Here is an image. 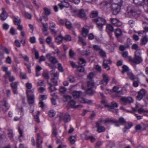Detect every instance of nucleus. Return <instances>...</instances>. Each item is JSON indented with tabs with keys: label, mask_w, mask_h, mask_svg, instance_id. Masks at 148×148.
Instances as JSON below:
<instances>
[{
	"label": "nucleus",
	"mask_w": 148,
	"mask_h": 148,
	"mask_svg": "<svg viewBox=\"0 0 148 148\" xmlns=\"http://www.w3.org/2000/svg\"><path fill=\"white\" fill-rule=\"evenodd\" d=\"M127 11L129 17L137 18L140 14L141 11L136 6L130 5L127 7Z\"/></svg>",
	"instance_id": "obj_1"
},
{
	"label": "nucleus",
	"mask_w": 148,
	"mask_h": 148,
	"mask_svg": "<svg viewBox=\"0 0 148 148\" xmlns=\"http://www.w3.org/2000/svg\"><path fill=\"white\" fill-rule=\"evenodd\" d=\"M102 5L105 8H108L110 7L112 10L113 14L114 15H116L119 12L120 9V7L117 3H113L111 4L110 3L106 1L102 3Z\"/></svg>",
	"instance_id": "obj_2"
},
{
	"label": "nucleus",
	"mask_w": 148,
	"mask_h": 148,
	"mask_svg": "<svg viewBox=\"0 0 148 148\" xmlns=\"http://www.w3.org/2000/svg\"><path fill=\"white\" fill-rule=\"evenodd\" d=\"M141 51L140 49L136 50L134 53V57L133 59L130 58L129 61L130 62L138 64L143 61V59L141 56Z\"/></svg>",
	"instance_id": "obj_3"
},
{
	"label": "nucleus",
	"mask_w": 148,
	"mask_h": 148,
	"mask_svg": "<svg viewBox=\"0 0 148 148\" xmlns=\"http://www.w3.org/2000/svg\"><path fill=\"white\" fill-rule=\"evenodd\" d=\"M92 21L96 23L97 27L100 31L101 30L103 25L106 23V21L104 18L100 17L93 19Z\"/></svg>",
	"instance_id": "obj_4"
},
{
	"label": "nucleus",
	"mask_w": 148,
	"mask_h": 148,
	"mask_svg": "<svg viewBox=\"0 0 148 148\" xmlns=\"http://www.w3.org/2000/svg\"><path fill=\"white\" fill-rule=\"evenodd\" d=\"M58 74L56 73L52 74L51 78V83L52 85L55 86L58 85Z\"/></svg>",
	"instance_id": "obj_5"
},
{
	"label": "nucleus",
	"mask_w": 148,
	"mask_h": 148,
	"mask_svg": "<svg viewBox=\"0 0 148 148\" xmlns=\"http://www.w3.org/2000/svg\"><path fill=\"white\" fill-rule=\"evenodd\" d=\"M22 58H23L24 60L26 62H24L25 65L26 66L28 72L29 73H31V64L29 62V58L27 56H23L21 54Z\"/></svg>",
	"instance_id": "obj_6"
},
{
	"label": "nucleus",
	"mask_w": 148,
	"mask_h": 148,
	"mask_svg": "<svg viewBox=\"0 0 148 148\" xmlns=\"http://www.w3.org/2000/svg\"><path fill=\"white\" fill-rule=\"evenodd\" d=\"M146 93V91L143 88L141 89L138 92V95L136 97L137 99L140 101L145 95Z\"/></svg>",
	"instance_id": "obj_7"
},
{
	"label": "nucleus",
	"mask_w": 148,
	"mask_h": 148,
	"mask_svg": "<svg viewBox=\"0 0 148 148\" xmlns=\"http://www.w3.org/2000/svg\"><path fill=\"white\" fill-rule=\"evenodd\" d=\"M76 13L77 16L80 18L84 19L86 17V15L84 10L82 9L77 10Z\"/></svg>",
	"instance_id": "obj_8"
},
{
	"label": "nucleus",
	"mask_w": 148,
	"mask_h": 148,
	"mask_svg": "<svg viewBox=\"0 0 148 148\" xmlns=\"http://www.w3.org/2000/svg\"><path fill=\"white\" fill-rule=\"evenodd\" d=\"M121 100L124 105H125L127 103H130L133 102V99L131 97H122L121 98Z\"/></svg>",
	"instance_id": "obj_9"
},
{
	"label": "nucleus",
	"mask_w": 148,
	"mask_h": 148,
	"mask_svg": "<svg viewBox=\"0 0 148 148\" xmlns=\"http://www.w3.org/2000/svg\"><path fill=\"white\" fill-rule=\"evenodd\" d=\"M103 79L100 82V84H102L104 86H106L109 80V78L108 75L106 74H103Z\"/></svg>",
	"instance_id": "obj_10"
},
{
	"label": "nucleus",
	"mask_w": 148,
	"mask_h": 148,
	"mask_svg": "<svg viewBox=\"0 0 148 148\" xmlns=\"http://www.w3.org/2000/svg\"><path fill=\"white\" fill-rule=\"evenodd\" d=\"M119 88L117 86H114L112 89L113 90L114 92H116V96L117 97H119L123 94V92L122 90H119Z\"/></svg>",
	"instance_id": "obj_11"
},
{
	"label": "nucleus",
	"mask_w": 148,
	"mask_h": 148,
	"mask_svg": "<svg viewBox=\"0 0 148 148\" xmlns=\"http://www.w3.org/2000/svg\"><path fill=\"white\" fill-rule=\"evenodd\" d=\"M46 57L52 64H56L58 62L56 58L55 57L51 56L50 54H47L46 55Z\"/></svg>",
	"instance_id": "obj_12"
},
{
	"label": "nucleus",
	"mask_w": 148,
	"mask_h": 148,
	"mask_svg": "<svg viewBox=\"0 0 148 148\" xmlns=\"http://www.w3.org/2000/svg\"><path fill=\"white\" fill-rule=\"evenodd\" d=\"M110 21L112 24L116 26L119 27L122 25L121 22L120 21L116 18H111Z\"/></svg>",
	"instance_id": "obj_13"
},
{
	"label": "nucleus",
	"mask_w": 148,
	"mask_h": 148,
	"mask_svg": "<svg viewBox=\"0 0 148 148\" xmlns=\"http://www.w3.org/2000/svg\"><path fill=\"white\" fill-rule=\"evenodd\" d=\"M62 119L65 123L68 122L71 120V116L69 113H66L64 115Z\"/></svg>",
	"instance_id": "obj_14"
},
{
	"label": "nucleus",
	"mask_w": 148,
	"mask_h": 148,
	"mask_svg": "<svg viewBox=\"0 0 148 148\" xmlns=\"http://www.w3.org/2000/svg\"><path fill=\"white\" fill-rule=\"evenodd\" d=\"M3 12L0 15L1 19L2 21L5 20L8 16V14L6 13L5 9L4 8H2Z\"/></svg>",
	"instance_id": "obj_15"
},
{
	"label": "nucleus",
	"mask_w": 148,
	"mask_h": 148,
	"mask_svg": "<svg viewBox=\"0 0 148 148\" xmlns=\"http://www.w3.org/2000/svg\"><path fill=\"white\" fill-rule=\"evenodd\" d=\"M17 83L16 82H13L11 84V86L12 88L14 94H17L18 93L17 90Z\"/></svg>",
	"instance_id": "obj_16"
},
{
	"label": "nucleus",
	"mask_w": 148,
	"mask_h": 148,
	"mask_svg": "<svg viewBox=\"0 0 148 148\" xmlns=\"http://www.w3.org/2000/svg\"><path fill=\"white\" fill-rule=\"evenodd\" d=\"M124 125H125V127L123 128V131L124 133L127 130L129 129L132 126V123L130 122L126 123Z\"/></svg>",
	"instance_id": "obj_17"
},
{
	"label": "nucleus",
	"mask_w": 148,
	"mask_h": 148,
	"mask_svg": "<svg viewBox=\"0 0 148 148\" xmlns=\"http://www.w3.org/2000/svg\"><path fill=\"white\" fill-rule=\"evenodd\" d=\"M14 24L16 25L21 24V20L20 18L18 16H13Z\"/></svg>",
	"instance_id": "obj_18"
},
{
	"label": "nucleus",
	"mask_w": 148,
	"mask_h": 148,
	"mask_svg": "<svg viewBox=\"0 0 148 148\" xmlns=\"http://www.w3.org/2000/svg\"><path fill=\"white\" fill-rule=\"evenodd\" d=\"M28 103L29 104H32L34 102V95L31 96H27Z\"/></svg>",
	"instance_id": "obj_19"
},
{
	"label": "nucleus",
	"mask_w": 148,
	"mask_h": 148,
	"mask_svg": "<svg viewBox=\"0 0 148 148\" xmlns=\"http://www.w3.org/2000/svg\"><path fill=\"white\" fill-rule=\"evenodd\" d=\"M112 105H106V107H107L110 109H112L114 107L117 108L118 107V104L114 101H112L111 102Z\"/></svg>",
	"instance_id": "obj_20"
},
{
	"label": "nucleus",
	"mask_w": 148,
	"mask_h": 148,
	"mask_svg": "<svg viewBox=\"0 0 148 148\" xmlns=\"http://www.w3.org/2000/svg\"><path fill=\"white\" fill-rule=\"evenodd\" d=\"M114 30L113 27L111 25L108 24L107 25L106 30L108 33L113 32Z\"/></svg>",
	"instance_id": "obj_21"
},
{
	"label": "nucleus",
	"mask_w": 148,
	"mask_h": 148,
	"mask_svg": "<svg viewBox=\"0 0 148 148\" xmlns=\"http://www.w3.org/2000/svg\"><path fill=\"white\" fill-rule=\"evenodd\" d=\"M82 94L81 92L75 91L73 92L72 95L74 98H77L79 97Z\"/></svg>",
	"instance_id": "obj_22"
},
{
	"label": "nucleus",
	"mask_w": 148,
	"mask_h": 148,
	"mask_svg": "<svg viewBox=\"0 0 148 148\" xmlns=\"http://www.w3.org/2000/svg\"><path fill=\"white\" fill-rule=\"evenodd\" d=\"M115 34L116 36L119 38L122 35V32L121 29L118 28L115 30Z\"/></svg>",
	"instance_id": "obj_23"
},
{
	"label": "nucleus",
	"mask_w": 148,
	"mask_h": 148,
	"mask_svg": "<svg viewBox=\"0 0 148 148\" xmlns=\"http://www.w3.org/2000/svg\"><path fill=\"white\" fill-rule=\"evenodd\" d=\"M89 32L88 29L84 27H83L82 29V36L85 37L87 35Z\"/></svg>",
	"instance_id": "obj_24"
},
{
	"label": "nucleus",
	"mask_w": 148,
	"mask_h": 148,
	"mask_svg": "<svg viewBox=\"0 0 148 148\" xmlns=\"http://www.w3.org/2000/svg\"><path fill=\"white\" fill-rule=\"evenodd\" d=\"M76 135L71 136L69 138L70 143L72 145L74 144L76 141Z\"/></svg>",
	"instance_id": "obj_25"
},
{
	"label": "nucleus",
	"mask_w": 148,
	"mask_h": 148,
	"mask_svg": "<svg viewBox=\"0 0 148 148\" xmlns=\"http://www.w3.org/2000/svg\"><path fill=\"white\" fill-rule=\"evenodd\" d=\"M63 40L62 36L61 35H60L56 38V42L59 44L61 43Z\"/></svg>",
	"instance_id": "obj_26"
},
{
	"label": "nucleus",
	"mask_w": 148,
	"mask_h": 148,
	"mask_svg": "<svg viewBox=\"0 0 148 148\" xmlns=\"http://www.w3.org/2000/svg\"><path fill=\"white\" fill-rule=\"evenodd\" d=\"M44 12L43 13V15L44 14L45 16H48L50 14H51V10L46 8H44Z\"/></svg>",
	"instance_id": "obj_27"
},
{
	"label": "nucleus",
	"mask_w": 148,
	"mask_h": 148,
	"mask_svg": "<svg viewBox=\"0 0 148 148\" xmlns=\"http://www.w3.org/2000/svg\"><path fill=\"white\" fill-rule=\"evenodd\" d=\"M145 0H133V2L135 4L141 5L144 3Z\"/></svg>",
	"instance_id": "obj_28"
},
{
	"label": "nucleus",
	"mask_w": 148,
	"mask_h": 148,
	"mask_svg": "<svg viewBox=\"0 0 148 148\" xmlns=\"http://www.w3.org/2000/svg\"><path fill=\"white\" fill-rule=\"evenodd\" d=\"M98 15V12L97 11H92L91 13L90 16L92 18H95Z\"/></svg>",
	"instance_id": "obj_29"
},
{
	"label": "nucleus",
	"mask_w": 148,
	"mask_h": 148,
	"mask_svg": "<svg viewBox=\"0 0 148 148\" xmlns=\"http://www.w3.org/2000/svg\"><path fill=\"white\" fill-rule=\"evenodd\" d=\"M79 63L80 65L83 66H85L86 65V62L85 59L82 58H80L79 59Z\"/></svg>",
	"instance_id": "obj_30"
},
{
	"label": "nucleus",
	"mask_w": 148,
	"mask_h": 148,
	"mask_svg": "<svg viewBox=\"0 0 148 148\" xmlns=\"http://www.w3.org/2000/svg\"><path fill=\"white\" fill-rule=\"evenodd\" d=\"M118 122L121 125H124L126 123L125 120L123 117H121L119 118Z\"/></svg>",
	"instance_id": "obj_31"
},
{
	"label": "nucleus",
	"mask_w": 148,
	"mask_h": 148,
	"mask_svg": "<svg viewBox=\"0 0 148 148\" xmlns=\"http://www.w3.org/2000/svg\"><path fill=\"white\" fill-rule=\"evenodd\" d=\"M117 122V120L114 119H107L104 120L105 123H114Z\"/></svg>",
	"instance_id": "obj_32"
},
{
	"label": "nucleus",
	"mask_w": 148,
	"mask_h": 148,
	"mask_svg": "<svg viewBox=\"0 0 148 148\" xmlns=\"http://www.w3.org/2000/svg\"><path fill=\"white\" fill-rule=\"evenodd\" d=\"M97 127V131L99 133L103 132L105 130V128L103 126H100Z\"/></svg>",
	"instance_id": "obj_33"
},
{
	"label": "nucleus",
	"mask_w": 148,
	"mask_h": 148,
	"mask_svg": "<svg viewBox=\"0 0 148 148\" xmlns=\"http://www.w3.org/2000/svg\"><path fill=\"white\" fill-rule=\"evenodd\" d=\"M129 45H121L119 46V49L121 51H124L126 48L129 47Z\"/></svg>",
	"instance_id": "obj_34"
},
{
	"label": "nucleus",
	"mask_w": 148,
	"mask_h": 148,
	"mask_svg": "<svg viewBox=\"0 0 148 148\" xmlns=\"http://www.w3.org/2000/svg\"><path fill=\"white\" fill-rule=\"evenodd\" d=\"M99 54L101 57L105 58L106 57V53L102 49H101L99 52Z\"/></svg>",
	"instance_id": "obj_35"
},
{
	"label": "nucleus",
	"mask_w": 148,
	"mask_h": 148,
	"mask_svg": "<svg viewBox=\"0 0 148 148\" xmlns=\"http://www.w3.org/2000/svg\"><path fill=\"white\" fill-rule=\"evenodd\" d=\"M106 60L103 61V66L104 68L106 69L107 70H109L110 69V68L109 66H108V64H107L106 63Z\"/></svg>",
	"instance_id": "obj_36"
},
{
	"label": "nucleus",
	"mask_w": 148,
	"mask_h": 148,
	"mask_svg": "<svg viewBox=\"0 0 148 148\" xmlns=\"http://www.w3.org/2000/svg\"><path fill=\"white\" fill-rule=\"evenodd\" d=\"M87 86L91 88L94 86V82L93 80H90L87 82Z\"/></svg>",
	"instance_id": "obj_37"
},
{
	"label": "nucleus",
	"mask_w": 148,
	"mask_h": 148,
	"mask_svg": "<svg viewBox=\"0 0 148 148\" xmlns=\"http://www.w3.org/2000/svg\"><path fill=\"white\" fill-rule=\"evenodd\" d=\"M63 40H65L66 41H69L71 40V37L68 35H66L64 37H63Z\"/></svg>",
	"instance_id": "obj_38"
},
{
	"label": "nucleus",
	"mask_w": 148,
	"mask_h": 148,
	"mask_svg": "<svg viewBox=\"0 0 148 148\" xmlns=\"http://www.w3.org/2000/svg\"><path fill=\"white\" fill-rule=\"evenodd\" d=\"M148 41V39L145 37L141 40V45H145Z\"/></svg>",
	"instance_id": "obj_39"
},
{
	"label": "nucleus",
	"mask_w": 148,
	"mask_h": 148,
	"mask_svg": "<svg viewBox=\"0 0 148 148\" xmlns=\"http://www.w3.org/2000/svg\"><path fill=\"white\" fill-rule=\"evenodd\" d=\"M86 138L87 140H90L91 143H93L96 140V139L92 136H87Z\"/></svg>",
	"instance_id": "obj_40"
},
{
	"label": "nucleus",
	"mask_w": 148,
	"mask_h": 148,
	"mask_svg": "<svg viewBox=\"0 0 148 148\" xmlns=\"http://www.w3.org/2000/svg\"><path fill=\"white\" fill-rule=\"evenodd\" d=\"M57 134V129L56 127L54 126L53 127L52 130L53 136V137H56Z\"/></svg>",
	"instance_id": "obj_41"
},
{
	"label": "nucleus",
	"mask_w": 148,
	"mask_h": 148,
	"mask_svg": "<svg viewBox=\"0 0 148 148\" xmlns=\"http://www.w3.org/2000/svg\"><path fill=\"white\" fill-rule=\"evenodd\" d=\"M65 25L66 28L68 29H70L71 28L72 24L70 21H66Z\"/></svg>",
	"instance_id": "obj_42"
},
{
	"label": "nucleus",
	"mask_w": 148,
	"mask_h": 148,
	"mask_svg": "<svg viewBox=\"0 0 148 148\" xmlns=\"http://www.w3.org/2000/svg\"><path fill=\"white\" fill-rule=\"evenodd\" d=\"M41 139H39L38 140H37L36 145L37 148H40L41 147V145L42 143V140H40Z\"/></svg>",
	"instance_id": "obj_43"
},
{
	"label": "nucleus",
	"mask_w": 148,
	"mask_h": 148,
	"mask_svg": "<svg viewBox=\"0 0 148 148\" xmlns=\"http://www.w3.org/2000/svg\"><path fill=\"white\" fill-rule=\"evenodd\" d=\"M82 65L78 66L77 67V70L80 72H83L84 71V68Z\"/></svg>",
	"instance_id": "obj_44"
},
{
	"label": "nucleus",
	"mask_w": 148,
	"mask_h": 148,
	"mask_svg": "<svg viewBox=\"0 0 148 148\" xmlns=\"http://www.w3.org/2000/svg\"><path fill=\"white\" fill-rule=\"evenodd\" d=\"M104 120L102 119H100L98 121L96 122L95 123L96 125V127L100 126L101 125L102 123L103 122H104Z\"/></svg>",
	"instance_id": "obj_45"
},
{
	"label": "nucleus",
	"mask_w": 148,
	"mask_h": 148,
	"mask_svg": "<svg viewBox=\"0 0 148 148\" xmlns=\"http://www.w3.org/2000/svg\"><path fill=\"white\" fill-rule=\"evenodd\" d=\"M48 114L49 117H53L55 116V112L53 110H51L48 112Z\"/></svg>",
	"instance_id": "obj_46"
},
{
	"label": "nucleus",
	"mask_w": 148,
	"mask_h": 148,
	"mask_svg": "<svg viewBox=\"0 0 148 148\" xmlns=\"http://www.w3.org/2000/svg\"><path fill=\"white\" fill-rule=\"evenodd\" d=\"M123 70L122 71V73L123 74L125 72H127L129 68L126 65H124L122 66Z\"/></svg>",
	"instance_id": "obj_47"
},
{
	"label": "nucleus",
	"mask_w": 148,
	"mask_h": 148,
	"mask_svg": "<svg viewBox=\"0 0 148 148\" xmlns=\"http://www.w3.org/2000/svg\"><path fill=\"white\" fill-rule=\"evenodd\" d=\"M79 42H80L83 46H85L86 45V43L84 41L83 39L80 36L79 37Z\"/></svg>",
	"instance_id": "obj_48"
},
{
	"label": "nucleus",
	"mask_w": 148,
	"mask_h": 148,
	"mask_svg": "<svg viewBox=\"0 0 148 148\" xmlns=\"http://www.w3.org/2000/svg\"><path fill=\"white\" fill-rule=\"evenodd\" d=\"M24 15L27 18L29 19H31L32 18V15L31 14L27 12H25L24 13Z\"/></svg>",
	"instance_id": "obj_49"
},
{
	"label": "nucleus",
	"mask_w": 148,
	"mask_h": 148,
	"mask_svg": "<svg viewBox=\"0 0 148 148\" xmlns=\"http://www.w3.org/2000/svg\"><path fill=\"white\" fill-rule=\"evenodd\" d=\"M81 102L82 103H86L88 104H90L92 103V101L91 100H88V101H87L86 99H83L81 101Z\"/></svg>",
	"instance_id": "obj_50"
},
{
	"label": "nucleus",
	"mask_w": 148,
	"mask_h": 148,
	"mask_svg": "<svg viewBox=\"0 0 148 148\" xmlns=\"http://www.w3.org/2000/svg\"><path fill=\"white\" fill-rule=\"evenodd\" d=\"M26 91L27 96H31L32 95L31 94L34 92V90L33 89L30 90H27Z\"/></svg>",
	"instance_id": "obj_51"
},
{
	"label": "nucleus",
	"mask_w": 148,
	"mask_h": 148,
	"mask_svg": "<svg viewBox=\"0 0 148 148\" xmlns=\"http://www.w3.org/2000/svg\"><path fill=\"white\" fill-rule=\"evenodd\" d=\"M128 77L129 78L132 80H134V76L131 73H127Z\"/></svg>",
	"instance_id": "obj_52"
},
{
	"label": "nucleus",
	"mask_w": 148,
	"mask_h": 148,
	"mask_svg": "<svg viewBox=\"0 0 148 148\" xmlns=\"http://www.w3.org/2000/svg\"><path fill=\"white\" fill-rule=\"evenodd\" d=\"M93 48L96 51H100L101 49L99 46L96 45H94Z\"/></svg>",
	"instance_id": "obj_53"
},
{
	"label": "nucleus",
	"mask_w": 148,
	"mask_h": 148,
	"mask_svg": "<svg viewBox=\"0 0 148 148\" xmlns=\"http://www.w3.org/2000/svg\"><path fill=\"white\" fill-rule=\"evenodd\" d=\"M11 76V73L10 71H7L5 73V74L4 75V77L5 78H9Z\"/></svg>",
	"instance_id": "obj_54"
},
{
	"label": "nucleus",
	"mask_w": 148,
	"mask_h": 148,
	"mask_svg": "<svg viewBox=\"0 0 148 148\" xmlns=\"http://www.w3.org/2000/svg\"><path fill=\"white\" fill-rule=\"evenodd\" d=\"M43 76L45 79H48L49 78L48 73L47 72H44L43 73Z\"/></svg>",
	"instance_id": "obj_55"
},
{
	"label": "nucleus",
	"mask_w": 148,
	"mask_h": 148,
	"mask_svg": "<svg viewBox=\"0 0 148 148\" xmlns=\"http://www.w3.org/2000/svg\"><path fill=\"white\" fill-rule=\"evenodd\" d=\"M68 79L71 82H74V78L73 76L70 75L68 77Z\"/></svg>",
	"instance_id": "obj_56"
},
{
	"label": "nucleus",
	"mask_w": 148,
	"mask_h": 148,
	"mask_svg": "<svg viewBox=\"0 0 148 148\" xmlns=\"http://www.w3.org/2000/svg\"><path fill=\"white\" fill-rule=\"evenodd\" d=\"M86 92L87 94L89 95H92L93 93V92L91 88H89L87 89L86 91Z\"/></svg>",
	"instance_id": "obj_57"
},
{
	"label": "nucleus",
	"mask_w": 148,
	"mask_h": 148,
	"mask_svg": "<svg viewBox=\"0 0 148 148\" xmlns=\"http://www.w3.org/2000/svg\"><path fill=\"white\" fill-rule=\"evenodd\" d=\"M64 2L58 4V5L60 7L61 9H62L64 7L68 8V5H64Z\"/></svg>",
	"instance_id": "obj_58"
},
{
	"label": "nucleus",
	"mask_w": 148,
	"mask_h": 148,
	"mask_svg": "<svg viewBox=\"0 0 148 148\" xmlns=\"http://www.w3.org/2000/svg\"><path fill=\"white\" fill-rule=\"evenodd\" d=\"M87 77L88 79L92 80V79L94 77V73L92 72L90 73L88 75Z\"/></svg>",
	"instance_id": "obj_59"
},
{
	"label": "nucleus",
	"mask_w": 148,
	"mask_h": 148,
	"mask_svg": "<svg viewBox=\"0 0 148 148\" xmlns=\"http://www.w3.org/2000/svg\"><path fill=\"white\" fill-rule=\"evenodd\" d=\"M8 134L9 138L11 139L13 137V131L12 130H8Z\"/></svg>",
	"instance_id": "obj_60"
},
{
	"label": "nucleus",
	"mask_w": 148,
	"mask_h": 148,
	"mask_svg": "<svg viewBox=\"0 0 148 148\" xmlns=\"http://www.w3.org/2000/svg\"><path fill=\"white\" fill-rule=\"evenodd\" d=\"M58 69L61 72H63V67L62 66V65L60 63L58 64Z\"/></svg>",
	"instance_id": "obj_61"
},
{
	"label": "nucleus",
	"mask_w": 148,
	"mask_h": 148,
	"mask_svg": "<svg viewBox=\"0 0 148 148\" xmlns=\"http://www.w3.org/2000/svg\"><path fill=\"white\" fill-rule=\"evenodd\" d=\"M138 46L137 44H134L132 45V49L136 50L138 49Z\"/></svg>",
	"instance_id": "obj_62"
},
{
	"label": "nucleus",
	"mask_w": 148,
	"mask_h": 148,
	"mask_svg": "<svg viewBox=\"0 0 148 148\" xmlns=\"http://www.w3.org/2000/svg\"><path fill=\"white\" fill-rule=\"evenodd\" d=\"M21 77L23 79H26V75L25 73L21 72L20 73Z\"/></svg>",
	"instance_id": "obj_63"
},
{
	"label": "nucleus",
	"mask_w": 148,
	"mask_h": 148,
	"mask_svg": "<svg viewBox=\"0 0 148 148\" xmlns=\"http://www.w3.org/2000/svg\"><path fill=\"white\" fill-rule=\"evenodd\" d=\"M9 25L6 23L4 24L3 26V29L5 30H7L9 28Z\"/></svg>",
	"instance_id": "obj_64"
}]
</instances>
